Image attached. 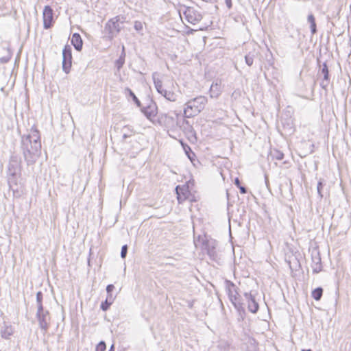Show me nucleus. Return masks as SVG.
<instances>
[{"instance_id":"nucleus-1","label":"nucleus","mask_w":351,"mask_h":351,"mask_svg":"<svg viewBox=\"0 0 351 351\" xmlns=\"http://www.w3.org/2000/svg\"><path fill=\"white\" fill-rule=\"evenodd\" d=\"M21 149L27 165L34 164L41 153L40 136L36 128H32L28 134L22 136Z\"/></svg>"},{"instance_id":"nucleus-2","label":"nucleus","mask_w":351,"mask_h":351,"mask_svg":"<svg viewBox=\"0 0 351 351\" xmlns=\"http://www.w3.org/2000/svg\"><path fill=\"white\" fill-rule=\"evenodd\" d=\"M207 98L199 96L187 101L184 109V115L187 118L197 115L205 107Z\"/></svg>"},{"instance_id":"nucleus-3","label":"nucleus","mask_w":351,"mask_h":351,"mask_svg":"<svg viewBox=\"0 0 351 351\" xmlns=\"http://www.w3.org/2000/svg\"><path fill=\"white\" fill-rule=\"evenodd\" d=\"M158 75H159L157 73H154L152 74V79L156 90L167 100L170 101H175L177 99V95L173 91L167 90L163 88L162 83L158 78Z\"/></svg>"},{"instance_id":"nucleus-4","label":"nucleus","mask_w":351,"mask_h":351,"mask_svg":"<svg viewBox=\"0 0 351 351\" xmlns=\"http://www.w3.org/2000/svg\"><path fill=\"white\" fill-rule=\"evenodd\" d=\"M119 21L120 18L118 16L111 19L106 24L105 31L107 32L108 37L110 39H112L114 37L117 36L122 28L121 25L123 23V22H120Z\"/></svg>"},{"instance_id":"nucleus-5","label":"nucleus","mask_w":351,"mask_h":351,"mask_svg":"<svg viewBox=\"0 0 351 351\" xmlns=\"http://www.w3.org/2000/svg\"><path fill=\"white\" fill-rule=\"evenodd\" d=\"M36 318L38 322V324L40 328L44 331L47 332L48 330L50 322H51V317L49 312L47 310H45L42 308L41 310L40 308H37L36 311Z\"/></svg>"},{"instance_id":"nucleus-6","label":"nucleus","mask_w":351,"mask_h":351,"mask_svg":"<svg viewBox=\"0 0 351 351\" xmlns=\"http://www.w3.org/2000/svg\"><path fill=\"white\" fill-rule=\"evenodd\" d=\"M18 175L16 174V169L12 172V175H8V184L10 189L12 191L15 197H19L23 192V187L22 185L18 184Z\"/></svg>"},{"instance_id":"nucleus-7","label":"nucleus","mask_w":351,"mask_h":351,"mask_svg":"<svg viewBox=\"0 0 351 351\" xmlns=\"http://www.w3.org/2000/svg\"><path fill=\"white\" fill-rule=\"evenodd\" d=\"M186 20L191 24L195 25L202 19L201 13L193 8L188 7L184 11Z\"/></svg>"},{"instance_id":"nucleus-8","label":"nucleus","mask_w":351,"mask_h":351,"mask_svg":"<svg viewBox=\"0 0 351 351\" xmlns=\"http://www.w3.org/2000/svg\"><path fill=\"white\" fill-rule=\"evenodd\" d=\"M71 64V47L69 45H66L62 51V69L66 73H69Z\"/></svg>"},{"instance_id":"nucleus-9","label":"nucleus","mask_w":351,"mask_h":351,"mask_svg":"<svg viewBox=\"0 0 351 351\" xmlns=\"http://www.w3.org/2000/svg\"><path fill=\"white\" fill-rule=\"evenodd\" d=\"M43 26L44 28L47 29L52 26L53 21V12L49 5H46L44 8L43 12Z\"/></svg>"},{"instance_id":"nucleus-10","label":"nucleus","mask_w":351,"mask_h":351,"mask_svg":"<svg viewBox=\"0 0 351 351\" xmlns=\"http://www.w3.org/2000/svg\"><path fill=\"white\" fill-rule=\"evenodd\" d=\"M245 298L247 302V308L252 313H256L258 310V304L255 300V298L251 293H245Z\"/></svg>"},{"instance_id":"nucleus-11","label":"nucleus","mask_w":351,"mask_h":351,"mask_svg":"<svg viewBox=\"0 0 351 351\" xmlns=\"http://www.w3.org/2000/svg\"><path fill=\"white\" fill-rule=\"evenodd\" d=\"M176 191L177 194V199L179 204L182 203L189 197V191L188 190V187L186 186H177L176 188Z\"/></svg>"},{"instance_id":"nucleus-12","label":"nucleus","mask_w":351,"mask_h":351,"mask_svg":"<svg viewBox=\"0 0 351 351\" xmlns=\"http://www.w3.org/2000/svg\"><path fill=\"white\" fill-rule=\"evenodd\" d=\"M142 112L148 119L152 120L157 114V106L156 104L152 103L147 107L142 108Z\"/></svg>"},{"instance_id":"nucleus-13","label":"nucleus","mask_w":351,"mask_h":351,"mask_svg":"<svg viewBox=\"0 0 351 351\" xmlns=\"http://www.w3.org/2000/svg\"><path fill=\"white\" fill-rule=\"evenodd\" d=\"M229 298L231 302L233 304L234 307L237 308L239 311L243 308L242 304L239 302V300L237 297V293L236 291L234 293L230 289L228 292Z\"/></svg>"},{"instance_id":"nucleus-14","label":"nucleus","mask_w":351,"mask_h":351,"mask_svg":"<svg viewBox=\"0 0 351 351\" xmlns=\"http://www.w3.org/2000/svg\"><path fill=\"white\" fill-rule=\"evenodd\" d=\"M71 43L77 51H80L82 49L83 42L79 34L75 33L73 34Z\"/></svg>"},{"instance_id":"nucleus-15","label":"nucleus","mask_w":351,"mask_h":351,"mask_svg":"<svg viewBox=\"0 0 351 351\" xmlns=\"http://www.w3.org/2000/svg\"><path fill=\"white\" fill-rule=\"evenodd\" d=\"M321 72H322V74H323V75H324V79L321 82L320 85L323 88H326V87L329 84V79H328V66L326 63H324L323 64V67L322 69Z\"/></svg>"},{"instance_id":"nucleus-16","label":"nucleus","mask_w":351,"mask_h":351,"mask_svg":"<svg viewBox=\"0 0 351 351\" xmlns=\"http://www.w3.org/2000/svg\"><path fill=\"white\" fill-rule=\"evenodd\" d=\"M202 247L207 251L210 256L215 254V241H206L202 243Z\"/></svg>"},{"instance_id":"nucleus-17","label":"nucleus","mask_w":351,"mask_h":351,"mask_svg":"<svg viewBox=\"0 0 351 351\" xmlns=\"http://www.w3.org/2000/svg\"><path fill=\"white\" fill-rule=\"evenodd\" d=\"M210 97L213 98L217 97L221 94V85L216 82L213 83L210 88Z\"/></svg>"},{"instance_id":"nucleus-18","label":"nucleus","mask_w":351,"mask_h":351,"mask_svg":"<svg viewBox=\"0 0 351 351\" xmlns=\"http://www.w3.org/2000/svg\"><path fill=\"white\" fill-rule=\"evenodd\" d=\"M122 137L123 140H125L127 138L131 137L134 135L135 132L133 128L130 126L125 125L121 130Z\"/></svg>"},{"instance_id":"nucleus-19","label":"nucleus","mask_w":351,"mask_h":351,"mask_svg":"<svg viewBox=\"0 0 351 351\" xmlns=\"http://www.w3.org/2000/svg\"><path fill=\"white\" fill-rule=\"evenodd\" d=\"M269 157L273 160H281L284 158V154L276 149H274L271 150Z\"/></svg>"},{"instance_id":"nucleus-20","label":"nucleus","mask_w":351,"mask_h":351,"mask_svg":"<svg viewBox=\"0 0 351 351\" xmlns=\"http://www.w3.org/2000/svg\"><path fill=\"white\" fill-rule=\"evenodd\" d=\"M16 169V174L20 173V167L16 160H11L8 166L9 175H12V172Z\"/></svg>"},{"instance_id":"nucleus-21","label":"nucleus","mask_w":351,"mask_h":351,"mask_svg":"<svg viewBox=\"0 0 351 351\" xmlns=\"http://www.w3.org/2000/svg\"><path fill=\"white\" fill-rule=\"evenodd\" d=\"M1 334L2 337L8 339L13 334V330L10 326L5 325L1 330Z\"/></svg>"},{"instance_id":"nucleus-22","label":"nucleus","mask_w":351,"mask_h":351,"mask_svg":"<svg viewBox=\"0 0 351 351\" xmlns=\"http://www.w3.org/2000/svg\"><path fill=\"white\" fill-rule=\"evenodd\" d=\"M114 298L112 295H108L104 302H102L101 304V308L106 311L108 309L110 306L112 304Z\"/></svg>"},{"instance_id":"nucleus-23","label":"nucleus","mask_w":351,"mask_h":351,"mask_svg":"<svg viewBox=\"0 0 351 351\" xmlns=\"http://www.w3.org/2000/svg\"><path fill=\"white\" fill-rule=\"evenodd\" d=\"M308 22L311 24V30L312 34H315L317 32L315 19L313 14H310L307 18Z\"/></svg>"},{"instance_id":"nucleus-24","label":"nucleus","mask_w":351,"mask_h":351,"mask_svg":"<svg viewBox=\"0 0 351 351\" xmlns=\"http://www.w3.org/2000/svg\"><path fill=\"white\" fill-rule=\"evenodd\" d=\"M323 294V289L321 287H318L313 291L312 292V297L315 300H319L322 296Z\"/></svg>"},{"instance_id":"nucleus-25","label":"nucleus","mask_w":351,"mask_h":351,"mask_svg":"<svg viewBox=\"0 0 351 351\" xmlns=\"http://www.w3.org/2000/svg\"><path fill=\"white\" fill-rule=\"evenodd\" d=\"M217 348L222 351H227L230 348V344L228 341L224 340H220L218 341Z\"/></svg>"},{"instance_id":"nucleus-26","label":"nucleus","mask_w":351,"mask_h":351,"mask_svg":"<svg viewBox=\"0 0 351 351\" xmlns=\"http://www.w3.org/2000/svg\"><path fill=\"white\" fill-rule=\"evenodd\" d=\"M125 53H124V47H123V53L120 58L116 61L115 64L117 67V69L119 70L125 62Z\"/></svg>"},{"instance_id":"nucleus-27","label":"nucleus","mask_w":351,"mask_h":351,"mask_svg":"<svg viewBox=\"0 0 351 351\" xmlns=\"http://www.w3.org/2000/svg\"><path fill=\"white\" fill-rule=\"evenodd\" d=\"M43 293L41 291L37 292V293H36L37 308H40V310H41L42 308H43Z\"/></svg>"},{"instance_id":"nucleus-28","label":"nucleus","mask_w":351,"mask_h":351,"mask_svg":"<svg viewBox=\"0 0 351 351\" xmlns=\"http://www.w3.org/2000/svg\"><path fill=\"white\" fill-rule=\"evenodd\" d=\"M106 348V346L104 341H100L95 349V351H105Z\"/></svg>"},{"instance_id":"nucleus-29","label":"nucleus","mask_w":351,"mask_h":351,"mask_svg":"<svg viewBox=\"0 0 351 351\" xmlns=\"http://www.w3.org/2000/svg\"><path fill=\"white\" fill-rule=\"evenodd\" d=\"M127 90L129 91L130 96L132 97L134 101L136 104L138 106H140L141 102L136 97V96L134 95V93L129 88H127Z\"/></svg>"},{"instance_id":"nucleus-30","label":"nucleus","mask_w":351,"mask_h":351,"mask_svg":"<svg viewBox=\"0 0 351 351\" xmlns=\"http://www.w3.org/2000/svg\"><path fill=\"white\" fill-rule=\"evenodd\" d=\"M245 60L246 64L248 66H251V65H252L253 62H254L253 56H250V55H246L245 56Z\"/></svg>"},{"instance_id":"nucleus-31","label":"nucleus","mask_w":351,"mask_h":351,"mask_svg":"<svg viewBox=\"0 0 351 351\" xmlns=\"http://www.w3.org/2000/svg\"><path fill=\"white\" fill-rule=\"evenodd\" d=\"M134 27L137 32H140L143 29V23L141 21H136L134 22Z\"/></svg>"},{"instance_id":"nucleus-32","label":"nucleus","mask_w":351,"mask_h":351,"mask_svg":"<svg viewBox=\"0 0 351 351\" xmlns=\"http://www.w3.org/2000/svg\"><path fill=\"white\" fill-rule=\"evenodd\" d=\"M127 252H128V245H124L121 247V257L122 258H125L126 255H127Z\"/></svg>"},{"instance_id":"nucleus-33","label":"nucleus","mask_w":351,"mask_h":351,"mask_svg":"<svg viewBox=\"0 0 351 351\" xmlns=\"http://www.w3.org/2000/svg\"><path fill=\"white\" fill-rule=\"evenodd\" d=\"M317 262L316 263V267L313 268V271L318 273L321 270V259L319 257L317 258Z\"/></svg>"},{"instance_id":"nucleus-34","label":"nucleus","mask_w":351,"mask_h":351,"mask_svg":"<svg viewBox=\"0 0 351 351\" xmlns=\"http://www.w3.org/2000/svg\"><path fill=\"white\" fill-rule=\"evenodd\" d=\"M322 187H323L322 182L321 181H319V182H318V184H317V193H318L319 195L321 197H323V195H322V193H321V190H322Z\"/></svg>"},{"instance_id":"nucleus-35","label":"nucleus","mask_w":351,"mask_h":351,"mask_svg":"<svg viewBox=\"0 0 351 351\" xmlns=\"http://www.w3.org/2000/svg\"><path fill=\"white\" fill-rule=\"evenodd\" d=\"M114 287L113 285H108L106 287V291L108 293V295H112L111 292L113 291Z\"/></svg>"},{"instance_id":"nucleus-36","label":"nucleus","mask_w":351,"mask_h":351,"mask_svg":"<svg viewBox=\"0 0 351 351\" xmlns=\"http://www.w3.org/2000/svg\"><path fill=\"white\" fill-rule=\"evenodd\" d=\"M240 96V92L239 90H234L232 94V97L237 99Z\"/></svg>"},{"instance_id":"nucleus-37","label":"nucleus","mask_w":351,"mask_h":351,"mask_svg":"<svg viewBox=\"0 0 351 351\" xmlns=\"http://www.w3.org/2000/svg\"><path fill=\"white\" fill-rule=\"evenodd\" d=\"M225 2L226 4V6L228 8V9L232 8V0H225Z\"/></svg>"},{"instance_id":"nucleus-38","label":"nucleus","mask_w":351,"mask_h":351,"mask_svg":"<svg viewBox=\"0 0 351 351\" xmlns=\"http://www.w3.org/2000/svg\"><path fill=\"white\" fill-rule=\"evenodd\" d=\"M239 189L240 190L241 193L245 194V193H247V190H246V189L244 186H239Z\"/></svg>"},{"instance_id":"nucleus-39","label":"nucleus","mask_w":351,"mask_h":351,"mask_svg":"<svg viewBox=\"0 0 351 351\" xmlns=\"http://www.w3.org/2000/svg\"><path fill=\"white\" fill-rule=\"evenodd\" d=\"M234 184H235V185H236V186H237L238 187H239V186H241V185H240V181H239V178H237L234 180Z\"/></svg>"},{"instance_id":"nucleus-40","label":"nucleus","mask_w":351,"mask_h":351,"mask_svg":"<svg viewBox=\"0 0 351 351\" xmlns=\"http://www.w3.org/2000/svg\"><path fill=\"white\" fill-rule=\"evenodd\" d=\"M109 351H114V345H112Z\"/></svg>"},{"instance_id":"nucleus-41","label":"nucleus","mask_w":351,"mask_h":351,"mask_svg":"<svg viewBox=\"0 0 351 351\" xmlns=\"http://www.w3.org/2000/svg\"><path fill=\"white\" fill-rule=\"evenodd\" d=\"M302 351H312L311 350H302Z\"/></svg>"},{"instance_id":"nucleus-42","label":"nucleus","mask_w":351,"mask_h":351,"mask_svg":"<svg viewBox=\"0 0 351 351\" xmlns=\"http://www.w3.org/2000/svg\"><path fill=\"white\" fill-rule=\"evenodd\" d=\"M265 183H266V184L267 185V180H266V181H265Z\"/></svg>"}]
</instances>
